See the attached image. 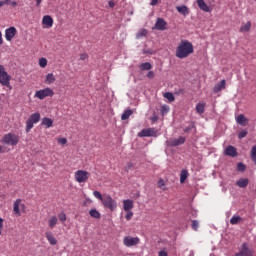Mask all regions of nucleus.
Wrapping results in <instances>:
<instances>
[{
  "label": "nucleus",
  "instance_id": "f257e3e1",
  "mask_svg": "<svg viewBox=\"0 0 256 256\" xmlns=\"http://www.w3.org/2000/svg\"><path fill=\"white\" fill-rule=\"evenodd\" d=\"M193 53V43L189 42L188 40H182L176 48V57L178 59H187V57Z\"/></svg>",
  "mask_w": 256,
  "mask_h": 256
},
{
  "label": "nucleus",
  "instance_id": "f03ea898",
  "mask_svg": "<svg viewBox=\"0 0 256 256\" xmlns=\"http://www.w3.org/2000/svg\"><path fill=\"white\" fill-rule=\"evenodd\" d=\"M0 84L3 87H7L10 91L13 89V86H11V75L5 71V66L3 65H0Z\"/></svg>",
  "mask_w": 256,
  "mask_h": 256
},
{
  "label": "nucleus",
  "instance_id": "7ed1b4c3",
  "mask_svg": "<svg viewBox=\"0 0 256 256\" xmlns=\"http://www.w3.org/2000/svg\"><path fill=\"white\" fill-rule=\"evenodd\" d=\"M101 203L105 209H109L110 211H115L117 209V201H115L109 194L103 195Z\"/></svg>",
  "mask_w": 256,
  "mask_h": 256
},
{
  "label": "nucleus",
  "instance_id": "20e7f679",
  "mask_svg": "<svg viewBox=\"0 0 256 256\" xmlns=\"http://www.w3.org/2000/svg\"><path fill=\"white\" fill-rule=\"evenodd\" d=\"M39 121H41V114H39V112L32 114L26 121V133H29L33 125H35V123H39Z\"/></svg>",
  "mask_w": 256,
  "mask_h": 256
},
{
  "label": "nucleus",
  "instance_id": "39448f33",
  "mask_svg": "<svg viewBox=\"0 0 256 256\" xmlns=\"http://www.w3.org/2000/svg\"><path fill=\"white\" fill-rule=\"evenodd\" d=\"M255 252L253 249L249 248L247 242L242 243L241 248L234 256H253Z\"/></svg>",
  "mask_w": 256,
  "mask_h": 256
},
{
  "label": "nucleus",
  "instance_id": "423d86ee",
  "mask_svg": "<svg viewBox=\"0 0 256 256\" xmlns=\"http://www.w3.org/2000/svg\"><path fill=\"white\" fill-rule=\"evenodd\" d=\"M55 95V92L53 91V89L47 87L44 88L42 90H38L35 93V97H37L38 99H45L46 97H53Z\"/></svg>",
  "mask_w": 256,
  "mask_h": 256
},
{
  "label": "nucleus",
  "instance_id": "0eeeda50",
  "mask_svg": "<svg viewBox=\"0 0 256 256\" xmlns=\"http://www.w3.org/2000/svg\"><path fill=\"white\" fill-rule=\"evenodd\" d=\"M89 179V172L85 170H78L75 172V180L77 183H87Z\"/></svg>",
  "mask_w": 256,
  "mask_h": 256
},
{
  "label": "nucleus",
  "instance_id": "6e6552de",
  "mask_svg": "<svg viewBox=\"0 0 256 256\" xmlns=\"http://www.w3.org/2000/svg\"><path fill=\"white\" fill-rule=\"evenodd\" d=\"M139 243H141L139 237L125 236L123 239V245H125V247H135V245H139Z\"/></svg>",
  "mask_w": 256,
  "mask_h": 256
},
{
  "label": "nucleus",
  "instance_id": "1a4fd4ad",
  "mask_svg": "<svg viewBox=\"0 0 256 256\" xmlns=\"http://www.w3.org/2000/svg\"><path fill=\"white\" fill-rule=\"evenodd\" d=\"M138 137H157V130L155 128L142 129L138 133Z\"/></svg>",
  "mask_w": 256,
  "mask_h": 256
},
{
  "label": "nucleus",
  "instance_id": "9d476101",
  "mask_svg": "<svg viewBox=\"0 0 256 256\" xmlns=\"http://www.w3.org/2000/svg\"><path fill=\"white\" fill-rule=\"evenodd\" d=\"M4 142L6 143V145H12L15 146L17 145V143H19V137H17V135L15 134H6L4 136Z\"/></svg>",
  "mask_w": 256,
  "mask_h": 256
},
{
  "label": "nucleus",
  "instance_id": "9b49d317",
  "mask_svg": "<svg viewBox=\"0 0 256 256\" xmlns=\"http://www.w3.org/2000/svg\"><path fill=\"white\" fill-rule=\"evenodd\" d=\"M154 29H157V31H165L167 29V22L165 19L157 18Z\"/></svg>",
  "mask_w": 256,
  "mask_h": 256
},
{
  "label": "nucleus",
  "instance_id": "f8f14e48",
  "mask_svg": "<svg viewBox=\"0 0 256 256\" xmlns=\"http://www.w3.org/2000/svg\"><path fill=\"white\" fill-rule=\"evenodd\" d=\"M17 35V28L10 27L5 30V38L6 41H13V38Z\"/></svg>",
  "mask_w": 256,
  "mask_h": 256
},
{
  "label": "nucleus",
  "instance_id": "ddd939ff",
  "mask_svg": "<svg viewBox=\"0 0 256 256\" xmlns=\"http://www.w3.org/2000/svg\"><path fill=\"white\" fill-rule=\"evenodd\" d=\"M19 207H25V204H21V199H17L14 202L13 211L17 217H21V211L19 210Z\"/></svg>",
  "mask_w": 256,
  "mask_h": 256
},
{
  "label": "nucleus",
  "instance_id": "4468645a",
  "mask_svg": "<svg viewBox=\"0 0 256 256\" xmlns=\"http://www.w3.org/2000/svg\"><path fill=\"white\" fill-rule=\"evenodd\" d=\"M225 155H227L228 157H237V148H235V146L229 145L225 151H224Z\"/></svg>",
  "mask_w": 256,
  "mask_h": 256
},
{
  "label": "nucleus",
  "instance_id": "2eb2a0df",
  "mask_svg": "<svg viewBox=\"0 0 256 256\" xmlns=\"http://www.w3.org/2000/svg\"><path fill=\"white\" fill-rule=\"evenodd\" d=\"M236 123L242 127H245L247 126V123H249V119H247L244 114H240L236 117Z\"/></svg>",
  "mask_w": 256,
  "mask_h": 256
},
{
  "label": "nucleus",
  "instance_id": "dca6fc26",
  "mask_svg": "<svg viewBox=\"0 0 256 256\" xmlns=\"http://www.w3.org/2000/svg\"><path fill=\"white\" fill-rule=\"evenodd\" d=\"M197 5L201 11H205V13H211V8L205 3V0H197Z\"/></svg>",
  "mask_w": 256,
  "mask_h": 256
},
{
  "label": "nucleus",
  "instance_id": "f3484780",
  "mask_svg": "<svg viewBox=\"0 0 256 256\" xmlns=\"http://www.w3.org/2000/svg\"><path fill=\"white\" fill-rule=\"evenodd\" d=\"M42 24L46 25V27H48V28L53 27V17H51L50 15H45L42 18Z\"/></svg>",
  "mask_w": 256,
  "mask_h": 256
},
{
  "label": "nucleus",
  "instance_id": "a211bd4d",
  "mask_svg": "<svg viewBox=\"0 0 256 256\" xmlns=\"http://www.w3.org/2000/svg\"><path fill=\"white\" fill-rule=\"evenodd\" d=\"M237 187H240V189H245L247 185H249V178H240L236 181Z\"/></svg>",
  "mask_w": 256,
  "mask_h": 256
},
{
  "label": "nucleus",
  "instance_id": "6ab92c4d",
  "mask_svg": "<svg viewBox=\"0 0 256 256\" xmlns=\"http://www.w3.org/2000/svg\"><path fill=\"white\" fill-rule=\"evenodd\" d=\"M226 81L225 79L221 80L219 83H217L213 88V93H219V91H223L225 89Z\"/></svg>",
  "mask_w": 256,
  "mask_h": 256
},
{
  "label": "nucleus",
  "instance_id": "aec40b11",
  "mask_svg": "<svg viewBox=\"0 0 256 256\" xmlns=\"http://www.w3.org/2000/svg\"><path fill=\"white\" fill-rule=\"evenodd\" d=\"M185 141V137L180 136L178 139H174L171 141V147H179V145H183Z\"/></svg>",
  "mask_w": 256,
  "mask_h": 256
},
{
  "label": "nucleus",
  "instance_id": "412c9836",
  "mask_svg": "<svg viewBox=\"0 0 256 256\" xmlns=\"http://www.w3.org/2000/svg\"><path fill=\"white\" fill-rule=\"evenodd\" d=\"M134 205H133V200L131 199H126L123 201V209L124 211H131V209H133Z\"/></svg>",
  "mask_w": 256,
  "mask_h": 256
},
{
  "label": "nucleus",
  "instance_id": "4be33fe9",
  "mask_svg": "<svg viewBox=\"0 0 256 256\" xmlns=\"http://www.w3.org/2000/svg\"><path fill=\"white\" fill-rule=\"evenodd\" d=\"M176 10L178 11V13H180L184 17H187V15H189V8L185 5L177 6Z\"/></svg>",
  "mask_w": 256,
  "mask_h": 256
},
{
  "label": "nucleus",
  "instance_id": "5701e85b",
  "mask_svg": "<svg viewBox=\"0 0 256 256\" xmlns=\"http://www.w3.org/2000/svg\"><path fill=\"white\" fill-rule=\"evenodd\" d=\"M46 239L50 245H57V238L51 232H46Z\"/></svg>",
  "mask_w": 256,
  "mask_h": 256
},
{
  "label": "nucleus",
  "instance_id": "b1692460",
  "mask_svg": "<svg viewBox=\"0 0 256 256\" xmlns=\"http://www.w3.org/2000/svg\"><path fill=\"white\" fill-rule=\"evenodd\" d=\"M41 125H44L46 129H49V127H53V120L51 118L44 117L42 119Z\"/></svg>",
  "mask_w": 256,
  "mask_h": 256
},
{
  "label": "nucleus",
  "instance_id": "393cba45",
  "mask_svg": "<svg viewBox=\"0 0 256 256\" xmlns=\"http://www.w3.org/2000/svg\"><path fill=\"white\" fill-rule=\"evenodd\" d=\"M140 71H151L153 69V65L150 62H145L139 65Z\"/></svg>",
  "mask_w": 256,
  "mask_h": 256
},
{
  "label": "nucleus",
  "instance_id": "a878e982",
  "mask_svg": "<svg viewBox=\"0 0 256 256\" xmlns=\"http://www.w3.org/2000/svg\"><path fill=\"white\" fill-rule=\"evenodd\" d=\"M89 215L93 219H101V213L95 208L89 210Z\"/></svg>",
  "mask_w": 256,
  "mask_h": 256
},
{
  "label": "nucleus",
  "instance_id": "bb28decb",
  "mask_svg": "<svg viewBox=\"0 0 256 256\" xmlns=\"http://www.w3.org/2000/svg\"><path fill=\"white\" fill-rule=\"evenodd\" d=\"M132 115H133V110L127 109L122 113L121 119L122 121H127V119H129V117Z\"/></svg>",
  "mask_w": 256,
  "mask_h": 256
},
{
  "label": "nucleus",
  "instance_id": "cd10ccee",
  "mask_svg": "<svg viewBox=\"0 0 256 256\" xmlns=\"http://www.w3.org/2000/svg\"><path fill=\"white\" fill-rule=\"evenodd\" d=\"M243 221V218H241V216L239 215H234L232 216V218L230 219V223L231 225H239V223Z\"/></svg>",
  "mask_w": 256,
  "mask_h": 256
},
{
  "label": "nucleus",
  "instance_id": "c85d7f7f",
  "mask_svg": "<svg viewBox=\"0 0 256 256\" xmlns=\"http://www.w3.org/2000/svg\"><path fill=\"white\" fill-rule=\"evenodd\" d=\"M147 33H149L147 29L145 28L140 29L136 34V39H143V37H147Z\"/></svg>",
  "mask_w": 256,
  "mask_h": 256
},
{
  "label": "nucleus",
  "instance_id": "c756f323",
  "mask_svg": "<svg viewBox=\"0 0 256 256\" xmlns=\"http://www.w3.org/2000/svg\"><path fill=\"white\" fill-rule=\"evenodd\" d=\"M54 81H56V79L53 73H49L46 75L45 83H47V85H51Z\"/></svg>",
  "mask_w": 256,
  "mask_h": 256
},
{
  "label": "nucleus",
  "instance_id": "7c9ffc66",
  "mask_svg": "<svg viewBox=\"0 0 256 256\" xmlns=\"http://www.w3.org/2000/svg\"><path fill=\"white\" fill-rule=\"evenodd\" d=\"M196 112L199 115H203V113H205V104H203V103L196 104Z\"/></svg>",
  "mask_w": 256,
  "mask_h": 256
},
{
  "label": "nucleus",
  "instance_id": "2f4dec72",
  "mask_svg": "<svg viewBox=\"0 0 256 256\" xmlns=\"http://www.w3.org/2000/svg\"><path fill=\"white\" fill-rule=\"evenodd\" d=\"M187 177H189V172L187 170H182L180 174V183H185Z\"/></svg>",
  "mask_w": 256,
  "mask_h": 256
},
{
  "label": "nucleus",
  "instance_id": "473e14b6",
  "mask_svg": "<svg viewBox=\"0 0 256 256\" xmlns=\"http://www.w3.org/2000/svg\"><path fill=\"white\" fill-rule=\"evenodd\" d=\"M250 157H251V160L253 161V163H255V165H256V145H254L251 148Z\"/></svg>",
  "mask_w": 256,
  "mask_h": 256
},
{
  "label": "nucleus",
  "instance_id": "72a5a7b5",
  "mask_svg": "<svg viewBox=\"0 0 256 256\" xmlns=\"http://www.w3.org/2000/svg\"><path fill=\"white\" fill-rule=\"evenodd\" d=\"M251 30V21H248L247 24H244L241 26L240 28V31H244V32H247V31H250Z\"/></svg>",
  "mask_w": 256,
  "mask_h": 256
},
{
  "label": "nucleus",
  "instance_id": "f704fd0d",
  "mask_svg": "<svg viewBox=\"0 0 256 256\" xmlns=\"http://www.w3.org/2000/svg\"><path fill=\"white\" fill-rule=\"evenodd\" d=\"M57 225V216H52L49 220V227L53 229Z\"/></svg>",
  "mask_w": 256,
  "mask_h": 256
},
{
  "label": "nucleus",
  "instance_id": "c9c22d12",
  "mask_svg": "<svg viewBox=\"0 0 256 256\" xmlns=\"http://www.w3.org/2000/svg\"><path fill=\"white\" fill-rule=\"evenodd\" d=\"M165 99H168V101L173 102L175 101V96L171 92H166L164 94Z\"/></svg>",
  "mask_w": 256,
  "mask_h": 256
},
{
  "label": "nucleus",
  "instance_id": "e433bc0d",
  "mask_svg": "<svg viewBox=\"0 0 256 256\" xmlns=\"http://www.w3.org/2000/svg\"><path fill=\"white\" fill-rule=\"evenodd\" d=\"M191 227L193 231H199V222L197 220H192Z\"/></svg>",
  "mask_w": 256,
  "mask_h": 256
},
{
  "label": "nucleus",
  "instance_id": "4c0bfd02",
  "mask_svg": "<svg viewBox=\"0 0 256 256\" xmlns=\"http://www.w3.org/2000/svg\"><path fill=\"white\" fill-rule=\"evenodd\" d=\"M245 169H247V167L242 162L237 164V171H241V173H243L245 172Z\"/></svg>",
  "mask_w": 256,
  "mask_h": 256
},
{
  "label": "nucleus",
  "instance_id": "58836bf2",
  "mask_svg": "<svg viewBox=\"0 0 256 256\" xmlns=\"http://www.w3.org/2000/svg\"><path fill=\"white\" fill-rule=\"evenodd\" d=\"M192 129H195V122H190L189 126L184 129V133H189Z\"/></svg>",
  "mask_w": 256,
  "mask_h": 256
},
{
  "label": "nucleus",
  "instance_id": "ea45409f",
  "mask_svg": "<svg viewBox=\"0 0 256 256\" xmlns=\"http://www.w3.org/2000/svg\"><path fill=\"white\" fill-rule=\"evenodd\" d=\"M169 113V106L163 105L161 106V115H167Z\"/></svg>",
  "mask_w": 256,
  "mask_h": 256
},
{
  "label": "nucleus",
  "instance_id": "a19ab883",
  "mask_svg": "<svg viewBox=\"0 0 256 256\" xmlns=\"http://www.w3.org/2000/svg\"><path fill=\"white\" fill-rule=\"evenodd\" d=\"M93 195H94V197H96V199H99V201H101V202L103 201V195L101 194V192L94 191Z\"/></svg>",
  "mask_w": 256,
  "mask_h": 256
},
{
  "label": "nucleus",
  "instance_id": "79ce46f5",
  "mask_svg": "<svg viewBox=\"0 0 256 256\" xmlns=\"http://www.w3.org/2000/svg\"><path fill=\"white\" fill-rule=\"evenodd\" d=\"M247 134H248L247 130L240 131L238 133V139H243V138L247 137Z\"/></svg>",
  "mask_w": 256,
  "mask_h": 256
},
{
  "label": "nucleus",
  "instance_id": "37998d69",
  "mask_svg": "<svg viewBox=\"0 0 256 256\" xmlns=\"http://www.w3.org/2000/svg\"><path fill=\"white\" fill-rule=\"evenodd\" d=\"M126 212H127L125 216L126 221H131L133 219V212L131 210H128Z\"/></svg>",
  "mask_w": 256,
  "mask_h": 256
},
{
  "label": "nucleus",
  "instance_id": "c03bdc74",
  "mask_svg": "<svg viewBox=\"0 0 256 256\" xmlns=\"http://www.w3.org/2000/svg\"><path fill=\"white\" fill-rule=\"evenodd\" d=\"M39 65H40V67H47V59L46 58H40L39 59Z\"/></svg>",
  "mask_w": 256,
  "mask_h": 256
},
{
  "label": "nucleus",
  "instance_id": "a18cd8bd",
  "mask_svg": "<svg viewBox=\"0 0 256 256\" xmlns=\"http://www.w3.org/2000/svg\"><path fill=\"white\" fill-rule=\"evenodd\" d=\"M150 120L152 121V123H157V121H159V116L155 112H153V115L150 118Z\"/></svg>",
  "mask_w": 256,
  "mask_h": 256
},
{
  "label": "nucleus",
  "instance_id": "49530a36",
  "mask_svg": "<svg viewBox=\"0 0 256 256\" xmlns=\"http://www.w3.org/2000/svg\"><path fill=\"white\" fill-rule=\"evenodd\" d=\"M158 187L159 189H163V187H165V180H163L162 178H160L158 180Z\"/></svg>",
  "mask_w": 256,
  "mask_h": 256
},
{
  "label": "nucleus",
  "instance_id": "de8ad7c7",
  "mask_svg": "<svg viewBox=\"0 0 256 256\" xmlns=\"http://www.w3.org/2000/svg\"><path fill=\"white\" fill-rule=\"evenodd\" d=\"M58 218L60 221H67V215L65 213H60Z\"/></svg>",
  "mask_w": 256,
  "mask_h": 256
},
{
  "label": "nucleus",
  "instance_id": "09e8293b",
  "mask_svg": "<svg viewBox=\"0 0 256 256\" xmlns=\"http://www.w3.org/2000/svg\"><path fill=\"white\" fill-rule=\"evenodd\" d=\"M59 145H67V138H58Z\"/></svg>",
  "mask_w": 256,
  "mask_h": 256
},
{
  "label": "nucleus",
  "instance_id": "8fccbe9b",
  "mask_svg": "<svg viewBox=\"0 0 256 256\" xmlns=\"http://www.w3.org/2000/svg\"><path fill=\"white\" fill-rule=\"evenodd\" d=\"M148 79H154L155 78V72L149 71L146 75Z\"/></svg>",
  "mask_w": 256,
  "mask_h": 256
},
{
  "label": "nucleus",
  "instance_id": "3c124183",
  "mask_svg": "<svg viewBox=\"0 0 256 256\" xmlns=\"http://www.w3.org/2000/svg\"><path fill=\"white\" fill-rule=\"evenodd\" d=\"M89 55L87 53L80 54V61H85V59H88Z\"/></svg>",
  "mask_w": 256,
  "mask_h": 256
},
{
  "label": "nucleus",
  "instance_id": "603ef678",
  "mask_svg": "<svg viewBox=\"0 0 256 256\" xmlns=\"http://www.w3.org/2000/svg\"><path fill=\"white\" fill-rule=\"evenodd\" d=\"M158 256H168V253H167V251H165V250H161V251L158 253Z\"/></svg>",
  "mask_w": 256,
  "mask_h": 256
},
{
  "label": "nucleus",
  "instance_id": "864d4df0",
  "mask_svg": "<svg viewBox=\"0 0 256 256\" xmlns=\"http://www.w3.org/2000/svg\"><path fill=\"white\" fill-rule=\"evenodd\" d=\"M144 55H153V51L151 49L143 50Z\"/></svg>",
  "mask_w": 256,
  "mask_h": 256
},
{
  "label": "nucleus",
  "instance_id": "5fc2aeb1",
  "mask_svg": "<svg viewBox=\"0 0 256 256\" xmlns=\"http://www.w3.org/2000/svg\"><path fill=\"white\" fill-rule=\"evenodd\" d=\"M3 231V218L0 217V235Z\"/></svg>",
  "mask_w": 256,
  "mask_h": 256
},
{
  "label": "nucleus",
  "instance_id": "6e6d98bb",
  "mask_svg": "<svg viewBox=\"0 0 256 256\" xmlns=\"http://www.w3.org/2000/svg\"><path fill=\"white\" fill-rule=\"evenodd\" d=\"M159 3V0H151L150 5H152V7H155V5H157Z\"/></svg>",
  "mask_w": 256,
  "mask_h": 256
},
{
  "label": "nucleus",
  "instance_id": "4d7b16f0",
  "mask_svg": "<svg viewBox=\"0 0 256 256\" xmlns=\"http://www.w3.org/2000/svg\"><path fill=\"white\" fill-rule=\"evenodd\" d=\"M133 167V163L129 162L126 166V171H129Z\"/></svg>",
  "mask_w": 256,
  "mask_h": 256
},
{
  "label": "nucleus",
  "instance_id": "13d9d810",
  "mask_svg": "<svg viewBox=\"0 0 256 256\" xmlns=\"http://www.w3.org/2000/svg\"><path fill=\"white\" fill-rule=\"evenodd\" d=\"M10 5H11L12 7H17V2H15V1H10Z\"/></svg>",
  "mask_w": 256,
  "mask_h": 256
},
{
  "label": "nucleus",
  "instance_id": "bf43d9fd",
  "mask_svg": "<svg viewBox=\"0 0 256 256\" xmlns=\"http://www.w3.org/2000/svg\"><path fill=\"white\" fill-rule=\"evenodd\" d=\"M2 2L4 3V5H10L11 0H2Z\"/></svg>",
  "mask_w": 256,
  "mask_h": 256
},
{
  "label": "nucleus",
  "instance_id": "052dcab7",
  "mask_svg": "<svg viewBox=\"0 0 256 256\" xmlns=\"http://www.w3.org/2000/svg\"><path fill=\"white\" fill-rule=\"evenodd\" d=\"M109 7H111V8L115 7V2L109 1Z\"/></svg>",
  "mask_w": 256,
  "mask_h": 256
},
{
  "label": "nucleus",
  "instance_id": "680f3d73",
  "mask_svg": "<svg viewBox=\"0 0 256 256\" xmlns=\"http://www.w3.org/2000/svg\"><path fill=\"white\" fill-rule=\"evenodd\" d=\"M43 0H36V7H39L40 5H41V2H42Z\"/></svg>",
  "mask_w": 256,
  "mask_h": 256
},
{
  "label": "nucleus",
  "instance_id": "e2e57ef3",
  "mask_svg": "<svg viewBox=\"0 0 256 256\" xmlns=\"http://www.w3.org/2000/svg\"><path fill=\"white\" fill-rule=\"evenodd\" d=\"M3 43V34H1V31H0V45Z\"/></svg>",
  "mask_w": 256,
  "mask_h": 256
},
{
  "label": "nucleus",
  "instance_id": "0e129e2a",
  "mask_svg": "<svg viewBox=\"0 0 256 256\" xmlns=\"http://www.w3.org/2000/svg\"><path fill=\"white\" fill-rule=\"evenodd\" d=\"M3 5H5V4L3 3V0H1L0 1V7H3Z\"/></svg>",
  "mask_w": 256,
  "mask_h": 256
},
{
  "label": "nucleus",
  "instance_id": "69168bd1",
  "mask_svg": "<svg viewBox=\"0 0 256 256\" xmlns=\"http://www.w3.org/2000/svg\"><path fill=\"white\" fill-rule=\"evenodd\" d=\"M0 153H3V146L0 145Z\"/></svg>",
  "mask_w": 256,
  "mask_h": 256
},
{
  "label": "nucleus",
  "instance_id": "338daca9",
  "mask_svg": "<svg viewBox=\"0 0 256 256\" xmlns=\"http://www.w3.org/2000/svg\"><path fill=\"white\" fill-rule=\"evenodd\" d=\"M195 217H197V212H194V214H193Z\"/></svg>",
  "mask_w": 256,
  "mask_h": 256
},
{
  "label": "nucleus",
  "instance_id": "774afa93",
  "mask_svg": "<svg viewBox=\"0 0 256 256\" xmlns=\"http://www.w3.org/2000/svg\"><path fill=\"white\" fill-rule=\"evenodd\" d=\"M86 201H90L89 199H86Z\"/></svg>",
  "mask_w": 256,
  "mask_h": 256
}]
</instances>
